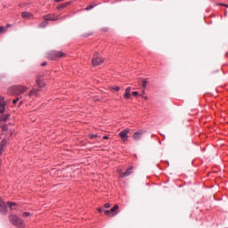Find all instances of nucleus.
Segmentation results:
<instances>
[{"label": "nucleus", "mask_w": 228, "mask_h": 228, "mask_svg": "<svg viewBox=\"0 0 228 228\" xmlns=\"http://www.w3.org/2000/svg\"><path fill=\"white\" fill-rule=\"evenodd\" d=\"M13 104H17V102H19V98H16L12 101Z\"/></svg>", "instance_id": "obj_30"}, {"label": "nucleus", "mask_w": 228, "mask_h": 228, "mask_svg": "<svg viewBox=\"0 0 228 228\" xmlns=\"http://www.w3.org/2000/svg\"><path fill=\"white\" fill-rule=\"evenodd\" d=\"M7 204L10 206L11 209L13 208V206H15V203L10 201Z\"/></svg>", "instance_id": "obj_26"}, {"label": "nucleus", "mask_w": 228, "mask_h": 228, "mask_svg": "<svg viewBox=\"0 0 228 228\" xmlns=\"http://www.w3.org/2000/svg\"><path fill=\"white\" fill-rule=\"evenodd\" d=\"M28 88V87L26 86H13L8 89V94L10 95L24 94V92H27Z\"/></svg>", "instance_id": "obj_2"}, {"label": "nucleus", "mask_w": 228, "mask_h": 228, "mask_svg": "<svg viewBox=\"0 0 228 228\" xmlns=\"http://www.w3.org/2000/svg\"><path fill=\"white\" fill-rule=\"evenodd\" d=\"M223 6H225V8H228V4H224Z\"/></svg>", "instance_id": "obj_39"}, {"label": "nucleus", "mask_w": 228, "mask_h": 228, "mask_svg": "<svg viewBox=\"0 0 228 228\" xmlns=\"http://www.w3.org/2000/svg\"><path fill=\"white\" fill-rule=\"evenodd\" d=\"M117 211H118V205H115L111 209H110V213L112 215H115V213H117Z\"/></svg>", "instance_id": "obj_17"}, {"label": "nucleus", "mask_w": 228, "mask_h": 228, "mask_svg": "<svg viewBox=\"0 0 228 228\" xmlns=\"http://www.w3.org/2000/svg\"><path fill=\"white\" fill-rule=\"evenodd\" d=\"M9 220H10L11 224H12V225H14V227H17V228H25L26 227V223L24 222V220H22V218H20L15 215H11L9 216Z\"/></svg>", "instance_id": "obj_1"}, {"label": "nucleus", "mask_w": 228, "mask_h": 228, "mask_svg": "<svg viewBox=\"0 0 228 228\" xmlns=\"http://www.w3.org/2000/svg\"><path fill=\"white\" fill-rule=\"evenodd\" d=\"M6 110V102H4V97L0 96V113L3 115Z\"/></svg>", "instance_id": "obj_6"}, {"label": "nucleus", "mask_w": 228, "mask_h": 228, "mask_svg": "<svg viewBox=\"0 0 228 228\" xmlns=\"http://www.w3.org/2000/svg\"><path fill=\"white\" fill-rule=\"evenodd\" d=\"M143 98L147 101V99H149V97H147V96H143Z\"/></svg>", "instance_id": "obj_40"}, {"label": "nucleus", "mask_w": 228, "mask_h": 228, "mask_svg": "<svg viewBox=\"0 0 228 228\" xmlns=\"http://www.w3.org/2000/svg\"><path fill=\"white\" fill-rule=\"evenodd\" d=\"M48 24H49V22L47 20L42 21L39 24V28H45Z\"/></svg>", "instance_id": "obj_19"}, {"label": "nucleus", "mask_w": 228, "mask_h": 228, "mask_svg": "<svg viewBox=\"0 0 228 228\" xmlns=\"http://www.w3.org/2000/svg\"><path fill=\"white\" fill-rule=\"evenodd\" d=\"M99 213H102V208H98Z\"/></svg>", "instance_id": "obj_34"}, {"label": "nucleus", "mask_w": 228, "mask_h": 228, "mask_svg": "<svg viewBox=\"0 0 228 228\" xmlns=\"http://www.w3.org/2000/svg\"><path fill=\"white\" fill-rule=\"evenodd\" d=\"M0 213H2V215H6L7 213L6 204L4 203V201H3L1 198H0Z\"/></svg>", "instance_id": "obj_8"}, {"label": "nucleus", "mask_w": 228, "mask_h": 228, "mask_svg": "<svg viewBox=\"0 0 228 228\" xmlns=\"http://www.w3.org/2000/svg\"><path fill=\"white\" fill-rule=\"evenodd\" d=\"M90 138H91V139L97 138V134H91V135H90Z\"/></svg>", "instance_id": "obj_32"}, {"label": "nucleus", "mask_w": 228, "mask_h": 228, "mask_svg": "<svg viewBox=\"0 0 228 228\" xmlns=\"http://www.w3.org/2000/svg\"><path fill=\"white\" fill-rule=\"evenodd\" d=\"M124 97L126 99H131V87H127L125 91Z\"/></svg>", "instance_id": "obj_13"}, {"label": "nucleus", "mask_w": 228, "mask_h": 228, "mask_svg": "<svg viewBox=\"0 0 228 228\" xmlns=\"http://www.w3.org/2000/svg\"><path fill=\"white\" fill-rule=\"evenodd\" d=\"M21 17L22 19L29 20V19H33V14L29 12H22Z\"/></svg>", "instance_id": "obj_9"}, {"label": "nucleus", "mask_w": 228, "mask_h": 228, "mask_svg": "<svg viewBox=\"0 0 228 228\" xmlns=\"http://www.w3.org/2000/svg\"><path fill=\"white\" fill-rule=\"evenodd\" d=\"M104 208H106V209L111 208V205L110 203H105Z\"/></svg>", "instance_id": "obj_28"}, {"label": "nucleus", "mask_w": 228, "mask_h": 228, "mask_svg": "<svg viewBox=\"0 0 228 228\" xmlns=\"http://www.w3.org/2000/svg\"><path fill=\"white\" fill-rule=\"evenodd\" d=\"M108 138H110L108 135L103 136V140H108Z\"/></svg>", "instance_id": "obj_36"}, {"label": "nucleus", "mask_w": 228, "mask_h": 228, "mask_svg": "<svg viewBox=\"0 0 228 228\" xmlns=\"http://www.w3.org/2000/svg\"><path fill=\"white\" fill-rule=\"evenodd\" d=\"M143 134H145V131L139 130V131L134 133L133 138H134V140L138 142V140H142V136H143Z\"/></svg>", "instance_id": "obj_5"}, {"label": "nucleus", "mask_w": 228, "mask_h": 228, "mask_svg": "<svg viewBox=\"0 0 228 228\" xmlns=\"http://www.w3.org/2000/svg\"><path fill=\"white\" fill-rule=\"evenodd\" d=\"M4 145H6V141L5 140L1 141V142H0V156L3 154Z\"/></svg>", "instance_id": "obj_16"}, {"label": "nucleus", "mask_w": 228, "mask_h": 228, "mask_svg": "<svg viewBox=\"0 0 228 228\" xmlns=\"http://www.w3.org/2000/svg\"><path fill=\"white\" fill-rule=\"evenodd\" d=\"M142 94H145V90H142Z\"/></svg>", "instance_id": "obj_41"}, {"label": "nucleus", "mask_w": 228, "mask_h": 228, "mask_svg": "<svg viewBox=\"0 0 228 228\" xmlns=\"http://www.w3.org/2000/svg\"><path fill=\"white\" fill-rule=\"evenodd\" d=\"M147 80H142V88H147Z\"/></svg>", "instance_id": "obj_25"}, {"label": "nucleus", "mask_w": 228, "mask_h": 228, "mask_svg": "<svg viewBox=\"0 0 228 228\" xmlns=\"http://www.w3.org/2000/svg\"><path fill=\"white\" fill-rule=\"evenodd\" d=\"M55 54V60H58V58H63V56H65V53H63V52H54Z\"/></svg>", "instance_id": "obj_15"}, {"label": "nucleus", "mask_w": 228, "mask_h": 228, "mask_svg": "<svg viewBox=\"0 0 228 228\" xmlns=\"http://www.w3.org/2000/svg\"><path fill=\"white\" fill-rule=\"evenodd\" d=\"M7 29L5 27L0 26V34L3 35V33H6Z\"/></svg>", "instance_id": "obj_21"}, {"label": "nucleus", "mask_w": 228, "mask_h": 228, "mask_svg": "<svg viewBox=\"0 0 228 228\" xmlns=\"http://www.w3.org/2000/svg\"><path fill=\"white\" fill-rule=\"evenodd\" d=\"M216 6H224V4H216Z\"/></svg>", "instance_id": "obj_37"}, {"label": "nucleus", "mask_w": 228, "mask_h": 228, "mask_svg": "<svg viewBox=\"0 0 228 228\" xmlns=\"http://www.w3.org/2000/svg\"><path fill=\"white\" fill-rule=\"evenodd\" d=\"M92 8H94V5H88L86 10H92Z\"/></svg>", "instance_id": "obj_31"}, {"label": "nucleus", "mask_w": 228, "mask_h": 228, "mask_svg": "<svg viewBox=\"0 0 228 228\" xmlns=\"http://www.w3.org/2000/svg\"><path fill=\"white\" fill-rule=\"evenodd\" d=\"M93 67H99L102 63H104V58L101 57V54L95 52L92 59Z\"/></svg>", "instance_id": "obj_3"}, {"label": "nucleus", "mask_w": 228, "mask_h": 228, "mask_svg": "<svg viewBox=\"0 0 228 228\" xmlns=\"http://www.w3.org/2000/svg\"><path fill=\"white\" fill-rule=\"evenodd\" d=\"M67 6V4H61V5H59L57 8H58V10H63V8H65Z\"/></svg>", "instance_id": "obj_24"}, {"label": "nucleus", "mask_w": 228, "mask_h": 228, "mask_svg": "<svg viewBox=\"0 0 228 228\" xmlns=\"http://www.w3.org/2000/svg\"><path fill=\"white\" fill-rule=\"evenodd\" d=\"M63 0H55V3H61Z\"/></svg>", "instance_id": "obj_38"}, {"label": "nucleus", "mask_w": 228, "mask_h": 228, "mask_svg": "<svg viewBox=\"0 0 228 228\" xmlns=\"http://www.w3.org/2000/svg\"><path fill=\"white\" fill-rule=\"evenodd\" d=\"M22 216H23V218H28V216H31V213H29V212H24V213L22 214Z\"/></svg>", "instance_id": "obj_22"}, {"label": "nucleus", "mask_w": 228, "mask_h": 228, "mask_svg": "<svg viewBox=\"0 0 228 228\" xmlns=\"http://www.w3.org/2000/svg\"><path fill=\"white\" fill-rule=\"evenodd\" d=\"M104 213L107 216H111V217H113V216H115V215H117V213L111 214V210H105Z\"/></svg>", "instance_id": "obj_18"}, {"label": "nucleus", "mask_w": 228, "mask_h": 228, "mask_svg": "<svg viewBox=\"0 0 228 228\" xmlns=\"http://www.w3.org/2000/svg\"><path fill=\"white\" fill-rule=\"evenodd\" d=\"M38 92H40V89H32L28 94V97H38Z\"/></svg>", "instance_id": "obj_10"}, {"label": "nucleus", "mask_w": 228, "mask_h": 228, "mask_svg": "<svg viewBox=\"0 0 228 228\" xmlns=\"http://www.w3.org/2000/svg\"><path fill=\"white\" fill-rule=\"evenodd\" d=\"M8 118H10V114H6L5 116H3L1 118V120H3V122H6V120H8Z\"/></svg>", "instance_id": "obj_20"}, {"label": "nucleus", "mask_w": 228, "mask_h": 228, "mask_svg": "<svg viewBox=\"0 0 228 228\" xmlns=\"http://www.w3.org/2000/svg\"><path fill=\"white\" fill-rule=\"evenodd\" d=\"M111 90H115V92H118L120 90V86H115L114 87L111 88Z\"/></svg>", "instance_id": "obj_23"}, {"label": "nucleus", "mask_w": 228, "mask_h": 228, "mask_svg": "<svg viewBox=\"0 0 228 228\" xmlns=\"http://www.w3.org/2000/svg\"><path fill=\"white\" fill-rule=\"evenodd\" d=\"M129 131V128H126L119 133V138H121L122 142H127Z\"/></svg>", "instance_id": "obj_4"}, {"label": "nucleus", "mask_w": 228, "mask_h": 228, "mask_svg": "<svg viewBox=\"0 0 228 228\" xmlns=\"http://www.w3.org/2000/svg\"><path fill=\"white\" fill-rule=\"evenodd\" d=\"M5 28L8 30V28H12V24H7Z\"/></svg>", "instance_id": "obj_33"}, {"label": "nucleus", "mask_w": 228, "mask_h": 228, "mask_svg": "<svg viewBox=\"0 0 228 228\" xmlns=\"http://www.w3.org/2000/svg\"><path fill=\"white\" fill-rule=\"evenodd\" d=\"M118 174L120 177H122V174H124V172L122 171V169H118Z\"/></svg>", "instance_id": "obj_27"}, {"label": "nucleus", "mask_w": 228, "mask_h": 228, "mask_svg": "<svg viewBox=\"0 0 228 228\" xmlns=\"http://www.w3.org/2000/svg\"><path fill=\"white\" fill-rule=\"evenodd\" d=\"M41 65L42 67H45V65H47V62H43Z\"/></svg>", "instance_id": "obj_35"}, {"label": "nucleus", "mask_w": 228, "mask_h": 228, "mask_svg": "<svg viewBox=\"0 0 228 228\" xmlns=\"http://www.w3.org/2000/svg\"><path fill=\"white\" fill-rule=\"evenodd\" d=\"M36 84L39 88H44L45 86V83L40 79V77H37L36 80Z\"/></svg>", "instance_id": "obj_12"}, {"label": "nucleus", "mask_w": 228, "mask_h": 228, "mask_svg": "<svg viewBox=\"0 0 228 228\" xmlns=\"http://www.w3.org/2000/svg\"><path fill=\"white\" fill-rule=\"evenodd\" d=\"M58 17L57 18H54V15H53V14H47V15H45L44 16V20H46V21H48V20H58Z\"/></svg>", "instance_id": "obj_11"}, {"label": "nucleus", "mask_w": 228, "mask_h": 228, "mask_svg": "<svg viewBox=\"0 0 228 228\" xmlns=\"http://www.w3.org/2000/svg\"><path fill=\"white\" fill-rule=\"evenodd\" d=\"M134 167L130 166L125 172L124 174L121 175V177H129V175H131V174H133V170H134Z\"/></svg>", "instance_id": "obj_7"}, {"label": "nucleus", "mask_w": 228, "mask_h": 228, "mask_svg": "<svg viewBox=\"0 0 228 228\" xmlns=\"http://www.w3.org/2000/svg\"><path fill=\"white\" fill-rule=\"evenodd\" d=\"M132 94H133V95H134V97H138V92L134 91Z\"/></svg>", "instance_id": "obj_29"}, {"label": "nucleus", "mask_w": 228, "mask_h": 228, "mask_svg": "<svg viewBox=\"0 0 228 228\" xmlns=\"http://www.w3.org/2000/svg\"><path fill=\"white\" fill-rule=\"evenodd\" d=\"M55 51L50 52L47 54L48 60H56V54H54Z\"/></svg>", "instance_id": "obj_14"}]
</instances>
